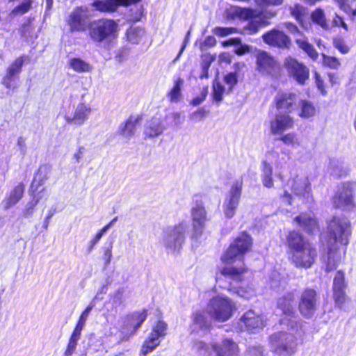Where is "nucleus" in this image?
Listing matches in <instances>:
<instances>
[{"mask_svg": "<svg viewBox=\"0 0 356 356\" xmlns=\"http://www.w3.org/2000/svg\"><path fill=\"white\" fill-rule=\"evenodd\" d=\"M325 242L321 241V247L327 249L325 271H333L345 259L347 246L352 234L351 223L344 218L334 216L327 222Z\"/></svg>", "mask_w": 356, "mask_h": 356, "instance_id": "obj_1", "label": "nucleus"}, {"mask_svg": "<svg viewBox=\"0 0 356 356\" xmlns=\"http://www.w3.org/2000/svg\"><path fill=\"white\" fill-rule=\"evenodd\" d=\"M119 26L111 18L100 17L90 20L88 24L87 37L94 43L115 40L118 36Z\"/></svg>", "mask_w": 356, "mask_h": 356, "instance_id": "obj_2", "label": "nucleus"}, {"mask_svg": "<svg viewBox=\"0 0 356 356\" xmlns=\"http://www.w3.org/2000/svg\"><path fill=\"white\" fill-rule=\"evenodd\" d=\"M253 239L246 232H241L222 254L220 260L224 264L234 263L236 259L243 261L244 256L252 250Z\"/></svg>", "mask_w": 356, "mask_h": 356, "instance_id": "obj_3", "label": "nucleus"}, {"mask_svg": "<svg viewBox=\"0 0 356 356\" xmlns=\"http://www.w3.org/2000/svg\"><path fill=\"white\" fill-rule=\"evenodd\" d=\"M207 313L211 318L217 322L228 321L236 309L233 300L225 296H215L207 304Z\"/></svg>", "mask_w": 356, "mask_h": 356, "instance_id": "obj_4", "label": "nucleus"}, {"mask_svg": "<svg viewBox=\"0 0 356 356\" xmlns=\"http://www.w3.org/2000/svg\"><path fill=\"white\" fill-rule=\"evenodd\" d=\"M147 315L148 311L147 309L135 311L127 314L119 330L120 336L118 343H121L129 341L145 321Z\"/></svg>", "mask_w": 356, "mask_h": 356, "instance_id": "obj_5", "label": "nucleus"}, {"mask_svg": "<svg viewBox=\"0 0 356 356\" xmlns=\"http://www.w3.org/2000/svg\"><path fill=\"white\" fill-rule=\"evenodd\" d=\"M333 208L342 211H351L356 208L355 189L350 181L341 183L331 198Z\"/></svg>", "mask_w": 356, "mask_h": 356, "instance_id": "obj_6", "label": "nucleus"}, {"mask_svg": "<svg viewBox=\"0 0 356 356\" xmlns=\"http://www.w3.org/2000/svg\"><path fill=\"white\" fill-rule=\"evenodd\" d=\"M271 351L277 355L291 356L296 352V338L291 334L280 331L269 337Z\"/></svg>", "mask_w": 356, "mask_h": 356, "instance_id": "obj_7", "label": "nucleus"}, {"mask_svg": "<svg viewBox=\"0 0 356 356\" xmlns=\"http://www.w3.org/2000/svg\"><path fill=\"white\" fill-rule=\"evenodd\" d=\"M248 268L243 262L240 266H224L220 270V273L226 279H229L230 282L227 286L229 292L236 293L241 296H245L247 290L241 286H236L234 282L241 283L245 280L244 274L248 273Z\"/></svg>", "mask_w": 356, "mask_h": 356, "instance_id": "obj_8", "label": "nucleus"}, {"mask_svg": "<svg viewBox=\"0 0 356 356\" xmlns=\"http://www.w3.org/2000/svg\"><path fill=\"white\" fill-rule=\"evenodd\" d=\"M256 70L261 75L275 77L280 74L281 65L269 52L259 49L255 54Z\"/></svg>", "mask_w": 356, "mask_h": 356, "instance_id": "obj_9", "label": "nucleus"}, {"mask_svg": "<svg viewBox=\"0 0 356 356\" xmlns=\"http://www.w3.org/2000/svg\"><path fill=\"white\" fill-rule=\"evenodd\" d=\"M88 13V8L83 6H76L72 10L65 21L70 33H87L90 21Z\"/></svg>", "mask_w": 356, "mask_h": 356, "instance_id": "obj_10", "label": "nucleus"}, {"mask_svg": "<svg viewBox=\"0 0 356 356\" xmlns=\"http://www.w3.org/2000/svg\"><path fill=\"white\" fill-rule=\"evenodd\" d=\"M318 252L316 247L311 242L289 255L290 262L298 268H310L316 261Z\"/></svg>", "mask_w": 356, "mask_h": 356, "instance_id": "obj_11", "label": "nucleus"}, {"mask_svg": "<svg viewBox=\"0 0 356 356\" xmlns=\"http://www.w3.org/2000/svg\"><path fill=\"white\" fill-rule=\"evenodd\" d=\"M284 67L288 75L300 85H305L309 79V69L295 58L288 56L284 59Z\"/></svg>", "mask_w": 356, "mask_h": 356, "instance_id": "obj_12", "label": "nucleus"}, {"mask_svg": "<svg viewBox=\"0 0 356 356\" xmlns=\"http://www.w3.org/2000/svg\"><path fill=\"white\" fill-rule=\"evenodd\" d=\"M298 95L286 90H280L273 98V105L281 113H291L298 108Z\"/></svg>", "mask_w": 356, "mask_h": 356, "instance_id": "obj_13", "label": "nucleus"}, {"mask_svg": "<svg viewBox=\"0 0 356 356\" xmlns=\"http://www.w3.org/2000/svg\"><path fill=\"white\" fill-rule=\"evenodd\" d=\"M262 40L267 45L280 49H289L291 46L290 37L283 31L272 29L262 35Z\"/></svg>", "mask_w": 356, "mask_h": 356, "instance_id": "obj_14", "label": "nucleus"}, {"mask_svg": "<svg viewBox=\"0 0 356 356\" xmlns=\"http://www.w3.org/2000/svg\"><path fill=\"white\" fill-rule=\"evenodd\" d=\"M317 293L312 288H305L298 302L300 313L306 318H310L316 310Z\"/></svg>", "mask_w": 356, "mask_h": 356, "instance_id": "obj_15", "label": "nucleus"}, {"mask_svg": "<svg viewBox=\"0 0 356 356\" xmlns=\"http://www.w3.org/2000/svg\"><path fill=\"white\" fill-rule=\"evenodd\" d=\"M243 182L242 179L235 181L229 192L224 206V213L227 218H232L239 204L242 194Z\"/></svg>", "mask_w": 356, "mask_h": 356, "instance_id": "obj_16", "label": "nucleus"}, {"mask_svg": "<svg viewBox=\"0 0 356 356\" xmlns=\"http://www.w3.org/2000/svg\"><path fill=\"white\" fill-rule=\"evenodd\" d=\"M186 230V227L183 222L174 225L164 236L165 247L175 250L180 248L185 241Z\"/></svg>", "mask_w": 356, "mask_h": 356, "instance_id": "obj_17", "label": "nucleus"}, {"mask_svg": "<svg viewBox=\"0 0 356 356\" xmlns=\"http://www.w3.org/2000/svg\"><path fill=\"white\" fill-rule=\"evenodd\" d=\"M347 285L345 282V274L342 270H338L333 280L332 292L335 305L341 308L348 298L346 295Z\"/></svg>", "mask_w": 356, "mask_h": 356, "instance_id": "obj_18", "label": "nucleus"}, {"mask_svg": "<svg viewBox=\"0 0 356 356\" xmlns=\"http://www.w3.org/2000/svg\"><path fill=\"white\" fill-rule=\"evenodd\" d=\"M294 119L289 113H280L270 121V133L273 135H280L287 129L294 127Z\"/></svg>", "mask_w": 356, "mask_h": 356, "instance_id": "obj_19", "label": "nucleus"}, {"mask_svg": "<svg viewBox=\"0 0 356 356\" xmlns=\"http://www.w3.org/2000/svg\"><path fill=\"white\" fill-rule=\"evenodd\" d=\"M211 346L216 356H239L238 344L232 338H223L220 343H212Z\"/></svg>", "mask_w": 356, "mask_h": 356, "instance_id": "obj_20", "label": "nucleus"}, {"mask_svg": "<svg viewBox=\"0 0 356 356\" xmlns=\"http://www.w3.org/2000/svg\"><path fill=\"white\" fill-rule=\"evenodd\" d=\"M309 243L310 241L298 230H289L286 235L285 245L290 255Z\"/></svg>", "mask_w": 356, "mask_h": 356, "instance_id": "obj_21", "label": "nucleus"}, {"mask_svg": "<svg viewBox=\"0 0 356 356\" xmlns=\"http://www.w3.org/2000/svg\"><path fill=\"white\" fill-rule=\"evenodd\" d=\"M239 321L243 325L244 328L250 332H253L254 330L261 329L264 326L263 317L252 309L245 312L239 318Z\"/></svg>", "mask_w": 356, "mask_h": 356, "instance_id": "obj_22", "label": "nucleus"}, {"mask_svg": "<svg viewBox=\"0 0 356 356\" xmlns=\"http://www.w3.org/2000/svg\"><path fill=\"white\" fill-rule=\"evenodd\" d=\"M193 230L195 236H200L207 220V211L205 208L200 204L194 207L191 210Z\"/></svg>", "mask_w": 356, "mask_h": 356, "instance_id": "obj_23", "label": "nucleus"}, {"mask_svg": "<svg viewBox=\"0 0 356 356\" xmlns=\"http://www.w3.org/2000/svg\"><path fill=\"white\" fill-rule=\"evenodd\" d=\"M25 56L15 58L6 70V74L2 79V83L6 88H11L15 78L22 72L24 63Z\"/></svg>", "mask_w": 356, "mask_h": 356, "instance_id": "obj_24", "label": "nucleus"}, {"mask_svg": "<svg viewBox=\"0 0 356 356\" xmlns=\"http://www.w3.org/2000/svg\"><path fill=\"white\" fill-rule=\"evenodd\" d=\"M294 220L309 235H314L320 230L318 219L316 217L307 215L306 213H302L296 216Z\"/></svg>", "mask_w": 356, "mask_h": 356, "instance_id": "obj_25", "label": "nucleus"}, {"mask_svg": "<svg viewBox=\"0 0 356 356\" xmlns=\"http://www.w3.org/2000/svg\"><path fill=\"white\" fill-rule=\"evenodd\" d=\"M91 113V108L83 103L77 105L72 116H65L68 123H74L77 125L83 124L88 118Z\"/></svg>", "mask_w": 356, "mask_h": 356, "instance_id": "obj_26", "label": "nucleus"}, {"mask_svg": "<svg viewBox=\"0 0 356 356\" xmlns=\"http://www.w3.org/2000/svg\"><path fill=\"white\" fill-rule=\"evenodd\" d=\"M39 186H40L35 188L33 183L31 184L29 191L31 200L28 202L27 206L23 211V216L25 218H28L33 214L35 206L42 198V195H40V193L44 190V188L42 187L40 190H38Z\"/></svg>", "mask_w": 356, "mask_h": 356, "instance_id": "obj_27", "label": "nucleus"}, {"mask_svg": "<svg viewBox=\"0 0 356 356\" xmlns=\"http://www.w3.org/2000/svg\"><path fill=\"white\" fill-rule=\"evenodd\" d=\"M295 295L293 292H289L278 299L277 307L287 316H293L294 314Z\"/></svg>", "mask_w": 356, "mask_h": 356, "instance_id": "obj_28", "label": "nucleus"}, {"mask_svg": "<svg viewBox=\"0 0 356 356\" xmlns=\"http://www.w3.org/2000/svg\"><path fill=\"white\" fill-rule=\"evenodd\" d=\"M207 312L197 310L191 314L192 323L201 330L209 331L212 324L207 317Z\"/></svg>", "mask_w": 356, "mask_h": 356, "instance_id": "obj_29", "label": "nucleus"}, {"mask_svg": "<svg viewBox=\"0 0 356 356\" xmlns=\"http://www.w3.org/2000/svg\"><path fill=\"white\" fill-rule=\"evenodd\" d=\"M25 186L23 183H19L10 192L6 198L5 209H8L16 204L23 197Z\"/></svg>", "mask_w": 356, "mask_h": 356, "instance_id": "obj_30", "label": "nucleus"}, {"mask_svg": "<svg viewBox=\"0 0 356 356\" xmlns=\"http://www.w3.org/2000/svg\"><path fill=\"white\" fill-rule=\"evenodd\" d=\"M142 120V115H138L136 117L130 115L124 122L120 129V134L127 138L134 135L137 124Z\"/></svg>", "mask_w": 356, "mask_h": 356, "instance_id": "obj_31", "label": "nucleus"}, {"mask_svg": "<svg viewBox=\"0 0 356 356\" xmlns=\"http://www.w3.org/2000/svg\"><path fill=\"white\" fill-rule=\"evenodd\" d=\"M298 107H299L298 115L302 118H309L314 116L316 108L314 103L305 99H298Z\"/></svg>", "mask_w": 356, "mask_h": 356, "instance_id": "obj_32", "label": "nucleus"}, {"mask_svg": "<svg viewBox=\"0 0 356 356\" xmlns=\"http://www.w3.org/2000/svg\"><path fill=\"white\" fill-rule=\"evenodd\" d=\"M91 6L95 10L103 13H111L117 10L115 0H94Z\"/></svg>", "mask_w": 356, "mask_h": 356, "instance_id": "obj_33", "label": "nucleus"}, {"mask_svg": "<svg viewBox=\"0 0 356 356\" xmlns=\"http://www.w3.org/2000/svg\"><path fill=\"white\" fill-rule=\"evenodd\" d=\"M295 42L298 47L305 52L311 59L313 60H316L318 59V51L316 50L314 45L308 41L306 37L296 39Z\"/></svg>", "mask_w": 356, "mask_h": 356, "instance_id": "obj_34", "label": "nucleus"}, {"mask_svg": "<svg viewBox=\"0 0 356 356\" xmlns=\"http://www.w3.org/2000/svg\"><path fill=\"white\" fill-rule=\"evenodd\" d=\"M311 19L323 30L327 31L330 26L327 22L324 10L321 8H316L311 13Z\"/></svg>", "mask_w": 356, "mask_h": 356, "instance_id": "obj_35", "label": "nucleus"}, {"mask_svg": "<svg viewBox=\"0 0 356 356\" xmlns=\"http://www.w3.org/2000/svg\"><path fill=\"white\" fill-rule=\"evenodd\" d=\"M262 172L261 180L263 185L266 188H272L273 186V170L270 164L266 161L262 162Z\"/></svg>", "mask_w": 356, "mask_h": 356, "instance_id": "obj_36", "label": "nucleus"}, {"mask_svg": "<svg viewBox=\"0 0 356 356\" xmlns=\"http://www.w3.org/2000/svg\"><path fill=\"white\" fill-rule=\"evenodd\" d=\"M291 15L294 17L297 22L302 27H305V19L307 14V10L303 6L296 3L291 8Z\"/></svg>", "mask_w": 356, "mask_h": 356, "instance_id": "obj_37", "label": "nucleus"}, {"mask_svg": "<svg viewBox=\"0 0 356 356\" xmlns=\"http://www.w3.org/2000/svg\"><path fill=\"white\" fill-rule=\"evenodd\" d=\"M81 332L74 328L71 334L66 349L64 352L65 356H71L75 352L78 341L80 339Z\"/></svg>", "mask_w": 356, "mask_h": 356, "instance_id": "obj_38", "label": "nucleus"}, {"mask_svg": "<svg viewBox=\"0 0 356 356\" xmlns=\"http://www.w3.org/2000/svg\"><path fill=\"white\" fill-rule=\"evenodd\" d=\"M69 66L76 72H86L92 69L89 63L79 58H71L69 61Z\"/></svg>", "mask_w": 356, "mask_h": 356, "instance_id": "obj_39", "label": "nucleus"}, {"mask_svg": "<svg viewBox=\"0 0 356 356\" xmlns=\"http://www.w3.org/2000/svg\"><path fill=\"white\" fill-rule=\"evenodd\" d=\"M183 82V79L181 78H178L174 81L173 87L167 94L170 102H177L180 100L181 97V88Z\"/></svg>", "mask_w": 356, "mask_h": 356, "instance_id": "obj_40", "label": "nucleus"}, {"mask_svg": "<svg viewBox=\"0 0 356 356\" xmlns=\"http://www.w3.org/2000/svg\"><path fill=\"white\" fill-rule=\"evenodd\" d=\"M163 128L160 122L152 120L145 129L144 134L147 138H154L162 134Z\"/></svg>", "mask_w": 356, "mask_h": 356, "instance_id": "obj_41", "label": "nucleus"}, {"mask_svg": "<svg viewBox=\"0 0 356 356\" xmlns=\"http://www.w3.org/2000/svg\"><path fill=\"white\" fill-rule=\"evenodd\" d=\"M225 92V86L219 81L213 82L211 98L214 103L219 104L222 101Z\"/></svg>", "mask_w": 356, "mask_h": 356, "instance_id": "obj_42", "label": "nucleus"}, {"mask_svg": "<svg viewBox=\"0 0 356 356\" xmlns=\"http://www.w3.org/2000/svg\"><path fill=\"white\" fill-rule=\"evenodd\" d=\"M33 0H23L10 11L13 16H22L27 13L32 8Z\"/></svg>", "mask_w": 356, "mask_h": 356, "instance_id": "obj_43", "label": "nucleus"}, {"mask_svg": "<svg viewBox=\"0 0 356 356\" xmlns=\"http://www.w3.org/2000/svg\"><path fill=\"white\" fill-rule=\"evenodd\" d=\"M145 34V29L142 27L131 28L127 32V40L133 43L138 44L143 38Z\"/></svg>", "mask_w": 356, "mask_h": 356, "instance_id": "obj_44", "label": "nucleus"}, {"mask_svg": "<svg viewBox=\"0 0 356 356\" xmlns=\"http://www.w3.org/2000/svg\"><path fill=\"white\" fill-rule=\"evenodd\" d=\"M160 344V341L149 335L148 338L143 342L141 347V354L144 356L152 352Z\"/></svg>", "mask_w": 356, "mask_h": 356, "instance_id": "obj_45", "label": "nucleus"}, {"mask_svg": "<svg viewBox=\"0 0 356 356\" xmlns=\"http://www.w3.org/2000/svg\"><path fill=\"white\" fill-rule=\"evenodd\" d=\"M167 329L168 324L163 321L159 320L153 326L149 335L154 337L159 340L160 337H164L166 335Z\"/></svg>", "mask_w": 356, "mask_h": 356, "instance_id": "obj_46", "label": "nucleus"}, {"mask_svg": "<svg viewBox=\"0 0 356 356\" xmlns=\"http://www.w3.org/2000/svg\"><path fill=\"white\" fill-rule=\"evenodd\" d=\"M314 79L315 81L316 86L318 90L321 93V95L323 96L326 95L327 94V90L329 89L327 82H325L324 79L316 71L314 72Z\"/></svg>", "mask_w": 356, "mask_h": 356, "instance_id": "obj_47", "label": "nucleus"}, {"mask_svg": "<svg viewBox=\"0 0 356 356\" xmlns=\"http://www.w3.org/2000/svg\"><path fill=\"white\" fill-rule=\"evenodd\" d=\"M93 307H94L93 304H90L85 308V309L80 314L74 329L79 330L81 332L83 330V329L85 326L86 320L88 318V314L92 310Z\"/></svg>", "mask_w": 356, "mask_h": 356, "instance_id": "obj_48", "label": "nucleus"}, {"mask_svg": "<svg viewBox=\"0 0 356 356\" xmlns=\"http://www.w3.org/2000/svg\"><path fill=\"white\" fill-rule=\"evenodd\" d=\"M322 57V63L326 67L332 70H337L341 65L339 59L335 56L323 54Z\"/></svg>", "mask_w": 356, "mask_h": 356, "instance_id": "obj_49", "label": "nucleus"}, {"mask_svg": "<svg viewBox=\"0 0 356 356\" xmlns=\"http://www.w3.org/2000/svg\"><path fill=\"white\" fill-rule=\"evenodd\" d=\"M213 33L216 35L222 38L227 35L241 33L237 28L235 27H220L216 26L213 29Z\"/></svg>", "mask_w": 356, "mask_h": 356, "instance_id": "obj_50", "label": "nucleus"}, {"mask_svg": "<svg viewBox=\"0 0 356 356\" xmlns=\"http://www.w3.org/2000/svg\"><path fill=\"white\" fill-rule=\"evenodd\" d=\"M278 140L288 146H294L298 144L297 134L295 132H289L282 134Z\"/></svg>", "mask_w": 356, "mask_h": 356, "instance_id": "obj_51", "label": "nucleus"}, {"mask_svg": "<svg viewBox=\"0 0 356 356\" xmlns=\"http://www.w3.org/2000/svg\"><path fill=\"white\" fill-rule=\"evenodd\" d=\"M262 26H265L261 21L250 20L248 24L244 27V29L248 31L250 35L257 33Z\"/></svg>", "mask_w": 356, "mask_h": 356, "instance_id": "obj_52", "label": "nucleus"}, {"mask_svg": "<svg viewBox=\"0 0 356 356\" xmlns=\"http://www.w3.org/2000/svg\"><path fill=\"white\" fill-rule=\"evenodd\" d=\"M333 46L342 54H346L350 51V47L346 44L343 38H334Z\"/></svg>", "mask_w": 356, "mask_h": 356, "instance_id": "obj_53", "label": "nucleus"}, {"mask_svg": "<svg viewBox=\"0 0 356 356\" xmlns=\"http://www.w3.org/2000/svg\"><path fill=\"white\" fill-rule=\"evenodd\" d=\"M223 80L232 90L238 83V75L236 72H229L224 76Z\"/></svg>", "mask_w": 356, "mask_h": 356, "instance_id": "obj_54", "label": "nucleus"}, {"mask_svg": "<svg viewBox=\"0 0 356 356\" xmlns=\"http://www.w3.org/2000/svg\"><path fill=\"white\" fill-rule=\"evenodd\" d=\"M237 15L241 19L248 20L254 17V10L250 8H240Z\"/></svg>", "mask_w": 356, "mask_h": 356, "instance_id": "obj_55", "label": "nucleus"}, {"mask_svg": "<svg viewBox=\"0 0 356 356\" xmlns=\"http://www.w3.org/2000/svg\"><path fill=\"white\" fill-rule=\"evenodd\" d=\"M194 347L195 350L200 353L204 354H209L210 348L209 344H207L206 342L203 341H197L195 343Z\"/></svg>", "mask_w": 356, "mask_h": 356, "instance_id": "obj_56", "label": "nucleus"}, {"mask_svg": "<svg viewBox=\"0 0 356 356\" xmlns=\"http://www.w3.org/2000/svg\"><path fill=\"white\" fill-rule=\"evenodd\" d=\"M332 24L334 26L341 27L345 31H348V26L347 24L345 22L343 18L341 16L339 15L338 14H335V15L334 16L332 19Z\"/></svg>", "mask_w": 356, "mask_h": 356, "instance_id": "obj_57", "label": "nucleus"}, {"mask_svg": "<svg viewBox=\"0 0 356 356\" xmlns=\"http://www.w3.org/2000/svg\"><path fill=\"white\" fill-rule=\"evenodd\" d=\"M207 94H208L207 87L203 88L201 91L200 95L194 97L191 100V104H193V106H197V105L200 104L202 102L204 101V99H206V97L207 96Z\"/></svg>", "mask_w": 356, "mask_h": 356, "instance_id": "obj_58", "label": "nucleus"}, {"mask_svg": "<svg viewBox=\"0 0 356 356\" xmlns=\"http://www.w3.org/2000/svg\"><path fill=\"white\" fill-rule=\"evenodd\" d=\"M327 76L328 77L327 84L329 86V88L340 83L339 78L336 74L328 72Z\"/></svg>", "mask_w": 356, "mask_h": 356, "instance_id": "obj_59", "label": "nucleus"}, {"mask_svg": "<svg viewBox=\"0 0 356 356\" xmlns=\"http://www.w3.org/2000/svg\"><path fill=\"white\" fill-rule=\"evenodd\" d=\"M261 6H280L282 4L283 0H257Z\"/></svg>", "mask_w": 356, "mask_h": 356, "instance_id": "obj_60", "label": "nucleus"}, {"mask_svg": "<svg viewBox=\"0 0 356 356\" xmlns=\"http://www.w3.org/2000/svg\"><path fill=\"white\" fill-rule=\"evenodd\" d=\"M284 27L291 33H300L298 27L293 24V22H286L284 23Z\"/></svg>", "mask_w": 356, "mask_h": 356, "instance_id": "obj_61", "label": "nucleus"}, {"mask_svg": "<svg viewBox=\"0 0 356 356\" xmlns=\"http://www.w3.org/2000/svg\"><path fill=\"white\" fill-rule=\"evenodd\" d=\"M117 8L119 6H129L139 2L140 0H115Z\"/></svg>", "mask_w": 356, "mask_h": 356, "instance_id": "obj_62", "label": "nucleus"}, {"mask_svg": "<svg viewBox=\"0 0 356 356\" xmlns=\"http://www.w3.org/2000/svg\"><path fill=\"white\" fill-rule=\"evenodd\" d=\"M112 257V246L107 247L104 250L103 258L106 264H109Z\"/></svg>", "mask_w": 356, "mask_h": 356, "instance_id": "obj_63", "label": "nucleus"}, {"mask_svg": "<svg viewBox=\"0 0 356 356\" xmlns=\"http://www.w3.org/2000/svg\"><path fill=\"white\" fill-rule=\"evenodd\" d=\"M250 51V46L248 44L241 45L239 47L234 50V52L238 56H242Z\"/></svg>", "mask_w": 356, "mask_h": 356, "instance_id": "obj_64", "label": "nucleus"}]
</instances>
